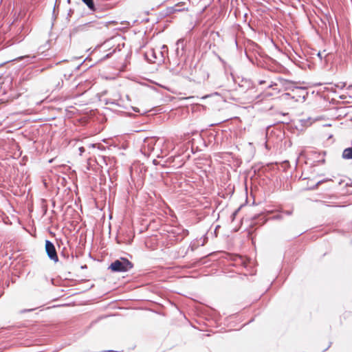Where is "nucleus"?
<instances>
[{
	"label": "nucleus",
	"instance_id": "obj_1",
	"mask_svg": "<svg viewBox=\"0 0 352 352\" xmlns=\"http://www.w3.org/2000/svg\"><path fill=\"white\" fill-rule=\"evenodd\" d=\"M220 60L223 65L225 73L227 74L228 72H230V76L232 77L233 82L238 85L239 88L242 92L245 93L250 89L254 88L253 83L250 80L243 78H240L239 77H235L232 73V67L227 64L223 59L220 58Z\"/></svg>",
	"mask_w": 352,
	"mask_h": 352
},
{
	"label": "nucleus",
	"instance_id": "obj_2",
	"mask_svg": "<svg viewBox=\"0 0 352 352\" xmlns=\"http://www.w3.org/2000/svg\"><path fill=\"white\" fill-rule=\"evenodd\" d=\"M133 264L126 258L120 257L111 263L109 269L113 272H125L129 271Z\"/></svg>",
	"mask_w": 352,
	"mask_h": 352
},
{
	"label": "nucleus",
	"instance_id": "obj_3",
	"mask_svg": "<svg viewBox=\"0 0 352 352\" xmlns=\"http://www.w3.org/2000/svg\"><path fill=\"white\" fill-rule=\"evenodd\" d=\"M45 250L50 260L53 261L54 263H57L58 261V256L55 245L52 241L49 240L45 241Z\"/></svg>",
	"mask_w": 352,
	"mask_h": 352
},
{
	"label": "nucleus",
	"instance_id": "obj_4",
	"mask_svg": "<svg viewBox=\"0 0 352 352\" xmlns=\"http://www.w3.org/2000/svg\"><path fill=\"white\" fill-rule=\"evenodd\" d=\"M158 139L156 137H147L144 140L142 150L145 154H149L154 151Z\"/></svg>",
	"mask_w": 352,
	"mask_h": 352
},
{
	"label": "nucleus",
	"instance_id": "obj_5",
	"mask_svg": "<svg viewBox=\"0 0 352 352\" xmlns=\"http://www.w3.org/2000/svg\"><path fill=\"white\" fill-rule=\"evenodd\" d=\"M186 67V65L185 63H178L175 67L170 69V72L175 75H179L184 77L186 76V73L184 72V68Z\"/></svg>",
	"mask_w": 352,
	"mask_h": 352
},
{
	"label": "nucleus",
	"instance_id": "obj_6",
	"mask_svg": "<svg viewBox=\"0 0 352 352\" xmlns=\"http://www.w3.org/2000/svg\"><path fill=\"white\" fill-rule=\"evenodd\" d=\"M159 54L155 50L152 49L149 52H146L145 56L147 60L151 63H156L159 61L160 56Z\"/></svg>",
	"mask_w": 352,
	"mask_h": 352
},
{
	"label": "nucleus",
	"instance_id": "obj_7",
	"mask_svg": "<svg viewBox=\"0 0 352 352\" xmlns=\"http://www.w3.org/2000/svg\"><path fill=\"white\" fill-rule=\"evenodd\" d=\"M168 47L166 45H163L161 47V50L158 52L160 58L159 63H162L164 61L165 57L168 55Z\"/></svg>",
	"mask_w": 352,
	"mask_h": 352
},
{
	"label": "nucleus",
	"instance_id": "obj_8",
	"mask_svg": "<svg viewBox=\"0 0 352 352\" xmlns=\"http://www.w3.org/2000/svg\"><path fill=\"white\" fill-rule=\"evenodd\" d=\"M254 224L263 225L267 221V218L263 214H258L253 217Z\"/></svg>",
	"mask_w": 352,
	"mask_h": 352
},
{
	"label": "nucleus",
	"instance_id": "obj_9",
	"mask_svg": "<svg viewBox=\"0 0 352 352\" xmlns=\"http://www.w3.org/2000/svg\"><path fill=\"white\" fill-rule=\"evenodd\" d=\"M82 1L93 12H97L99 9V6L95 5L94 0H82Z\"/></svg>",
	"mask_w": 352,
	"mask_h": 352
},
{
	"label": "nucleus",
	"instance_id": "obj_10",
	"mask_svg": "<svg viewBox=\"0 0 352 352\" xmlns=\"http://www.w3.org/2000/svg\"><path fill=\"white\" fill-rule=\"evenodd\" d=\"M342 157L345 160H352V147L345 148L342 152Z\"/></svg>",
	"mask_w": 352,
	"mask_h": 352
},
{
	"label": "nucleus",
	"instance_id": "obj_11",
	"mask_svg": "<svg viewBox=\"0 0 352 352\" xmlns=\"http://www.w3.org/2000/svg\"><path fill=\"white\" fill-rule=\"evenodd\" d=\"M176 45H177V49H176V50H175V51H176V54H177V56H179V47H180V46L182 47V52L181 55H182V54H183V52H184V40H183V39H179V40L177 41Z\"/></svg>",
	"mask_w": 352,
	"mask_h": 352
},
{
	"label": "nucleus",
	"instance_id": "obj_12",
	"mask_svg": "<svg viewBox=\"0 0 352 352\" xmlns=\"http://www.w3.org/2000/svg\"><path fill=\"white\" fill-rule=\"evenodd\" d=\"M35 56L26 55L23 56H20L17 58L16 60H25L27 63H31L34 58H35Z\"/></svg>",
	"mask_w": 352,
	"mask_h": 352
},
{
	"label": "nucleus",
	"instance_id": "obj_13",
	"mask_svg": "<svg viewBox=\"0 0 352 352\" xmlns=\"http://www.w3.org/2000/svg\"><path fill=\"white\" fill-rule=\"evenodd\" d=\"M177 6H175V7H172L170 8H169L170 10V12L171 13H174V12H179L182 10V9H177L176 7Z\"/></svg>",
	"mask_w": 352,
	"mask_h": 352
},
{
	"label": "nucleus",
	"instance_id": "obj_14",
	"mask_svg": "<svg viewBox=\"0 0 352 352\" xmlns=\"http://www.w3.org/2000/svg\"><path fill=\"white\" fill-rule=\"evenodd\" d=\"M79 151H80V155H82V153L85 152V149L83 146H80L78 148Z\"/></svg>",
	"mask_w": 352,
	"mask_h": 352
},
{
	"label": "nucleus",
	"instance_id": "obj_15",
	"mask_svg": "<svg viewBox=\"0 0 352 352\" xmlns=\"http://www.w3.org/2000/svg\"><path fill=\"white\" fill-rule=\"evenodd\" d=\"M106 104H115V102H114V100H113L110 99V100H108L107 101Z\"/></svg>",
	"mask_w": 352,
	"mask_h": 352
},
{
	"label": "nucleus",
	"instance_id": "obj_16",
	"mask_svg": "<svg viewBox=\"0 0 352 352\" xmlns=\"http://www.w3.org/2000/svg\"><path fill=\"white\" fill-rule=\"evenodd\" d=\"M133 109L135 112H137V113H140V111L138 108L137 107H133Z\"/></svg>",
	"mask_w": 352,
	"mask_h": 352
},
{
	"label": "nucleus",
	"instance_id": "obj_17",
	"mask_svg": "<svg viewBox=\"0 0 352 352\" xmlns=\"http://www.w3.org/2000/svg\"><path fill=\"white\" fill-rule=\"evenodd\" d=\"M111 56V53H109V54H107L105 56H104V58H110Z\"/></svg>",
	"mask_w": 352,
	"mask_h": 352
},
{
	"label": "nucleus",
	"instance_id": "obj_18",
	"mask_svg": "<svg viewBox=\"0 0 352 352\" xmlns=\"http://www.w3.org/2000/svg\"><path fill=\"white\" fill-rule=\"evenodd\" d=\"M287 215H290L292 214V211L287 210L285 212Z\"/></svg>",
	"mask_w": 352,
	"mask_h": 352
},
{
	"label": "nucleus",
	"instance_id": "obj_19",
	"mask_svg": "<svg viewBox=\"0 0 352 352\" xmlns=\"http://www.w3.org/2000/svg\"><path fill=\"white\" fill-rule=\"evenodd\" d=\"M33 309H25V310L23 311L22 312L31 311Z\"/></svg>",
	"mask_w": 352,
	"mask_h": 352
},
{
	"label": "nucleus",
	"instance_id": "obj_20",
	"mask_svg": "<svg viewBox=\"0 0 352 352\" xmlns=\"http://www.w3.org/2000/svg\"><path fill=\"white\" fill-rule=\"evenodd\" d=\"M321 183V182H318V183L316 184V186H318Z\"/></svg>",
	"mask_w": 352,
	"mask_h": 352
},
{
	"label": "nucleus",
	"instance_id": "obj_21",
	"mask_svg": "<svg viewBox=\"0 0 352 352\" xmlns=\"http://www.w3.org/2000/svg\"><path fill=\"white\" fill-rule=\"evenodd\" d=\"M54 159H51L50 160H49V162L50 163H52L53 162Z\"/></svg>",
	"mask_w": 352,
	"mask_h": 352
},
{
	"label": "nucleus",
	"instance_id": "obj_22",
	"mask_svg": "<svg viewBox=\"0 0 352 352\" xmlns=\"http://www.w3.org/2000/svg\"><path fill=\"white\" fill-rule=\"evenodd\" d=\"M236 212H237V211H235V212L233 213V214H232V215H233V216H235V215H236Z\"/></svg>",
	"mask_w": 352,
	"mask_h": 352
},
{
	"label": "nucleus",
	"instance_id": "obj_23",
	"mask_svg": "<svg viewBox=\"0 0 352 352\" xmlns=\"http://www.w3.org/2000/svg\"><path fill=\"white\" fill-rule=\"evenodd\" d=\"M104 352H113V351L109 350V351H105Z\"/></svg>",
	"mask_w": 352,
	"mask_h": 352
},
{
	"label": "nucleus",
	"instance_id": "obj_24",
	"mask_svg": "<svg viewBox=\"0 0 352 352\" xmlns=\"http://www.w3.org/2000/svg\"><path fill=\"white\" fill-rule=\"evenodd\" d=\"M90 146H91V147H94V146H95V144H90Z\"/></svg>",
	"mask_w": 352,
	"mask_h": 352
},
{
	"label": "nucleus",
	"instance_id": "obj_25",
	"mask_svg": "<svg viewBox=\"0 0 352 352\" xmlns=\"http://www.w3.org/2000/svg\"><path fill=\"white\" fill-rule=\"evenodd\" d=\"M2 294H0V297L1 296Z\"/></svg>",
	"mask_w": 352,
	"mask_h": 352
}]
</instances>
